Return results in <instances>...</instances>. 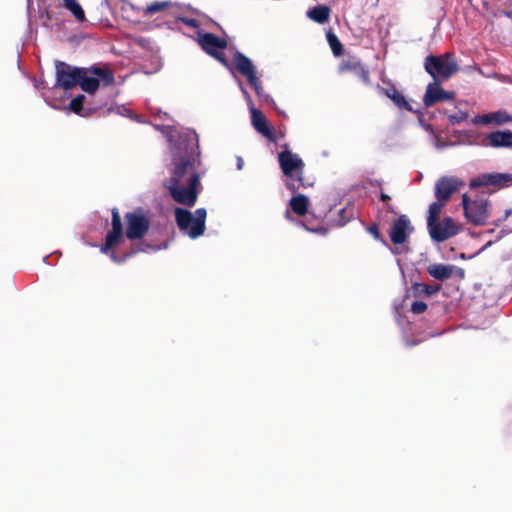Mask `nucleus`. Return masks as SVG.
I'll return each instance as SVG.
<instances>
[{"instance_id": "obj_1", "label": "nucleus", "mask_w": 512, "mask_h": 512, "mask_svg": "<svg viewBox=\"0 0 512 512\" xmlns=\"http://www.w3.org/2000/svg\"><path fill=\"white\" fill-rule=\"evenodd\" d=\"M173 154L172 176L165 185H180L182 178L194 169L198 138L195 130H162Z\"/></svg>"}, {"instance_id": "obj_2", "label": "nucleus", "mask_w": 512, "mask_h": 512, "mask_svg": "<svg viewBox=\"0 0 512 512\" xmlns=\"http://www.w3.org/2000/svg\"><path fill=\"white\" fill-rule=\"evenodd\" d=\"M429 132V139L437 149L474 144L494 148L512 147V132L510 130H494L481 140L474 136L477 130H429Z\"/></svg>"}, {"instance_id": "obj_3", "label": "nucleus", "mask_w": 512, "mask_h": 512, "mask_svg": "<svg viewBox=\"0 0 512 512\" xmlns=\"http://www.w3.org/2000/svg\"><path fill=\"white\" fill-rule=\"evenodd\" d=\"M124 237L126 236L121 215L118 208L114 207L111 210V229L107 232L105 242L101 246L102 253L108 255L115 263H123L139 252L155 251L160 248L159 246H152L144 242L131 243L129 250L119 255L116 253L115 248L123 241Z\"/></svg>"}, {"instance_id": "obj_4", "label": "nucleus", "mask_w": 512, "mask_h": 512, "mask_svg": "<svg viewBox=\"0 0 512 512\" xmlns=\"http://www.w3.org/2000/svg\"><path fill=\"white\" fill-rule=\"evenodd\" d=\"M278 162L285 176V186L289 191L296 193L301 188L313 186V182L304 178L305 163L299 155L284 150L278 154Z\"/></svg>"}, {"instance_id": "obj_5", "label": "nucleus", "mask_w": 512, "mask_h": 512, "mask_svg": "<svg viewBox=\"0 0 512 512\" xmlns=\"http://www.w3.org/2000/svg\"><path fill=\"white\" fill-rule=\"evenodd\" d=\"M174 214L179 230L187 233L191 239H196L204 234L207 215L204 208H198L193 216L189 210L177 207Z\"/></svg>"}, {"instance_id": "obj_6", "label": "nucleus", "mask_w": 512, "mask_h": 512, "mask_svg": "<svg viewBox=\"0 0 512 512\" xmlns=\"http://www.w3.org/2000/svg\"><path fill=\"white\" fill-rule=\"evenodd\" d=\"M233 64L235 69L241 75L246 77L247 81L254 88L260 100H263L269 104L274 102L273 99L268 94L264 93L261 80L256 73V68L253 62L248 57H246L244 54L240 52H237L234 55Z\"/></svg>"}, {"instance_id": "obj_7", "label": "nucleus", "mask_w": 512, "mask_h": 512, "mask_svg": "<svg viewBox=\"0 0 512 512\" xmlns=\"http://www.w3.org/2000/svg\"><path fill=\"white\" fill-rule=\"evenodd\" d=\"M424 66L426 72L435 80L437 78L448 79L458 70V64L450 53L440 56L429 55L425 59Z\"/></svg>"}, {"instance_id": "obj_8", "label": "nucleus", "mask_w": 512, "mask_h": 512, "mask_svg": "<svg viewBox=\"0 0 512 512\" xmlns=\"http://www.w3.org/2000/svg\"><path fill=\"white\" fill-rule=\"evenodd\" d=\"M114 82V75L108 69L100 67L82 68L78 85L86 93H94L102 83L105 86Z\"/></svg>"}, {"instance_id": "obj_9", "label": "nucleus", "mask_w": 512, "mask_h": 512, "mask_svg": "<svg viewBox=\"0 0 512 512\" xmlns=\"http://www.w3.org/2000/svg\"><path fill=\"white\" fill-rule=\"evenodd\" d=\"M462 206L467 221L474 226H483L490 216V202L487 198L480 197L470 200L466 194L462 196Z\"/></svg>"}, {"instance_id": "obj_10", "label": "nucleus", "mask_w": 512, "mask_h": 512, "mask_svg": "<svg viewBox=\"0 0 512 512\" xmlns=\"http://www.w3.org/2000/svg\"><path fill=\"white\" fill-rule=\"evenodd\" d=\"M126 221L125 236L132 243L136 240H142L150 227V220L141 208L127 212L124 216Z\"/></svg>"}, {"instance_id": "obj_11", "label": "nucleus", "mask_w": 512, "mask_h": 512, "mask_svg": "<svg viewBox=\"0 0 512 512\" xmlns=\"http://www.w3.org/2000/svg\"><path fill=\"white\" fill-rule=\"evenodd\" d=\"M199 185V176L197 173L193 172L189 176L188 187L183 188L180 185H165L168 189L171 197L174 201L179 204L186 205L188 207H192L195 205L197 201V186Z\"/></svg>"}, {"instance_id": "obj_12", "label": "nucleus", "mask_w": 512, "mask_h": 512, "mask_svg": "<svg viewBox=\"0 0 512 512\" xmlns=\"http://www.w3.org/2000/svg\"><path fill=\"white\" fill-rule=\"evenodd\" d=\"M198 42L207 54L213 56L223 65L228 66V62L224 57V50L227 46L225 39H222L212 33H199Z\"/></svg>"}, {"instance_id": "obj_13", "label": "nucleus", "mask_w": 512, "mask_h": 512, "mask_svg": "<svg viewBox=\"0 0 512 512\" xmlns=\"http://www.w3.org/2000/svg\"><path fill=\"white\" fill-rule=\"evenodd\" d=\"M430 237L433 241L444 242L460 232V226L452 217H444L441 221L437 220L433 225H427Z\"/></svg>"}, {"instance_id": "obj_14", "label": "nucleus", "mask_w": 512, "mask_h": 512, "mask_svg": "<svg viewBox=\"0 0 512 512\" xmlns=\"http://www.w3.org/2000/svg\"><path fill=\"white\" fill-rule=\"evenodd\" d=\"M81 69L72 67L65 62H56V84L64 90H69L79 83Z\"/></svg>"}, {"instance_id": "obj_15", "label": "nucleus", "mask_w": 512, "mask_h": 512, "mask_svg": "<svg viewBox=\"0 0 512 512\" xmlns=\"http://www.w3.org/2000/svg\"><path fill=\"white\" fill-rule=\"evenodd\" d=\"M413 231L414 227L411 225L409 218L403 214L393 221L389 237L394 245H402L407 242Z\"/></svg>"}, {"instance_id": "obj_16", "label": "nucleus", "mask_w": 512, "mask_h": 512, "mask_svg": "<svg viewBox=\"0 0 512 512\" xmlns=\"http://www.w3.org/2000/svg\"><path fill=\"white\" fill-rule=\"evenodd\" d=\"M510 185H512V174L510 173L482 174L470 181L471 188L488 186L503 188Z\"/></svg>"}, {"instance_id": "obj_17", "label": "nucleus", "mask_w": 512, "mask_h": 512, "mask_svg": "<svg viewBox=\"0 0 512 512\" xmlns=\"http://www.w3.org/2000/svg\"><path fill=\"white\" fill-rule=\"evenodd\" d=\"M462 186H464V183L458 178L443 176L436 182L435 197L438 200L447 202Z\"/></svg>"}, {"instance_id": "obj_18", "label": "nucleus", "mask_w": 512, "mask_h": 512, "mask_svg": "<svg viewBox=\"0 0 512 512\" xmlns=\"http://www.w3.org/2000/svg\"><path fill=\"white\" fill-rule=\"evenodd\" d=\"M455 98V93L450 91H445L439 84L437 80L434 79L433 82L427 85L423 102L426 107H431L435 103L439 101L445 100H453Z\"/></svg>"}, {"instance_id": "obj_19", "label": "nucleus", "mask_w": 512, "mask_h": 512, "mask_svg": "<svg viewBox=\"0 0 512 512\" xmlns=\"http://www.w3.org/2000/svg\"><path fill=\"white\" fill-rule=\"evenodd\" d=\"M473 125H512V116L504 110L477 115L472 120Z\"/></svg>"}, {"instance_id": "obj_20", "label": "nucleus", "mask_w": 512, "mask_h": 512, "mask_svg": "<svg viewBox=\"0 0 512 512\" xmlns=\"http://www.w3.org/2000/svg\"><path fill=\"white\" fill-rule=\"evenodd\" d=\"M309 206L310 200L307 196L303 194H296L289 200V209L285 211V218L289 221H293L294 218L292 217L291 212L300 217L305 216L308 214Z\"/></svg>"}, {"instance_id": "obj_21", "label": "nucleus", "mask_w": 512, "mask_h": 512, "mask_svg": "<svg viewBox=\"0 0 512 512\" xmlns=\"http://www.w3.org/2000/svg\"><path fill=\"white\" fill-rule=\"evenodd\" d=\"M380 93L384 94L386 97L392 100L394 105L400 110L405 111H413V108L410 102L405 98V96L397 90L394 85H388L387 87H380Z\"/></svg>"}, {"instance_id": "obj_22", "label": "nucleus", "mask_w": 512, "mask_h": 512, "mask_svg": "<svg viewBox=\"0 0 512 512\" xmlns=\"http://www.w3.org/2000/svg\"><path fill=\"white\" fill-rule=\"evenodd\" d=\"M238 85H239V88H240L242 94L244 95L248 105H249L250 112H251V120H252V124H253L254 128H267L265 116L262 114L261 111L257 110L254 107L251 97H250L249 93L247 92L246 88H244L241 81L238 82Z\"/></svg>"}, {"instance_id": "obj_23", "label": "nucleus", "mask_w": 512, "mask_h": 512, "mask_svg": "<svg viewBox=\"0 0 512 512\" xmlns=\"http://www.w3.org/2000/svg\"><path fill=\"white\" fill-rule=\"evenodd\" d=\"M455 266L441 263L431 264L427 267V273L439 281H446L454 274Z\"/></svg>"}, {"instance_id": "obj_24", "label": "nucleus", "mask_w": 512, "mask_h": 512, "mask_svg": "<svg viewBox=\"0 0 512 512\" xmlns=\"http://www.w3.org/2000/svg\"><path fill=\"white\" fill-rule=\"evenodd\" d=\"M340 71H352L357 76H359L363 82H369V72L368 70L361 64V62L356 58H350L344 61L340 66Z\"/></svg>"}, {"instance_id": "obj_25", "label": "nucleus", "mask_w": 512, "mask_h": 512, "mask_svg": "<svg viewBox=\"0 0 512 512\" xmlns=\"http://www.w3.org/2000/svg\"><path fill=\"white\" fill-rule=\"evenodd\" d=\"M441 289L440 284H426V283H419L415 282L411 286V291L414 297L421 298V297H430L433 294L439 292Z\"/></svg>"}, {"instance_id": "obj_26", "label": "nucleus", "mask_w": 512, "mask_h": 512, "mask_svg": "<svg viewBox=\"0 0 512 512\" xmlns=\"http://www.w3.org/2000/svg\"><path fill=\"white\" fill-rule=\"evenodd\" d=\"M297 224L302 226L305 230L309 232L316 233L322 236H325L328 233V228L316 218H306L305 220H299Z\"/></svg>"}, {"instance_id": "obj_27", "label": "nucleus", "mask_w": 512, "mask_h": 512, "mask_svg": "<svg viewBox=\"0 0 512 512\" xmlns=\"http://www.w3.org/2000/svg\"><path fill=\"white\" fill-rule=\"evenodd\" d=\"M330 15V9L327 6L318 5L307 11V17L319 24L326 22Z\"/></svg>"}, {"instance_id": "obj_28", "label": "nucleus", "mask_w": 512, "mask_h": 512, "mask_svg": "<svg viewBox=\"0 0 512 512\" xmlns=\"http://www.w3.org/2000/svg\"><path fill=\"white\" fill-rule=\"evenodd\" d=\"M447 202L436 200L435 202L431 203L428 210V217H427V225H433V223L437 220H439V216L441 214V211L443 207L446 205Z\"/></svg>"}, {"instance_id": "obj_29", "label": "nucleus", "mask_w": 512, "mask_h": 512, "mask_svg": "<svg viewBox=\"0 0 512 512\" xmlns=\"http://www.w3.org/2000/svg\"><path fill=\"white\" fill-rule=\"evenodd\" d=\"M64 7L69 10L78 21L85 20V13L77 0H63Z\"/></svg>"}, {"instance_id": "obj_30", "label": "nucleus", "mask_w": 512, "mask_h": 512, "mask_svg": "<svg viewBox=\"0 0 512 512\" xmlns=\"http://www.w3.org/2000/svg\"><path fill=\"white\" fill-rule=\"evenodd\" d=\"M173 6V3L171 1H155L149 5H147L143 9V14L145 16L153 15L155 13L161 12L165 9H168Z\"/></svg>"}, {"instance_id": "obj_31", "label": "nucleus", "mask_w": 512, "mask_h": 512, "mask_svg": "<svg viewBox=\"0 0 512 512\" xmlns=\"http://www.w3.org/2000/svg\"><path fill=\"white\" fill-rule=\"evenodd\" d=\"M326 37L333 54L335 56H340L342 54L343 46L338 37L332 32H328Z\"/></svg>"}, {"instance_id": "obj_32", "label": "nucleus", "mask_w": 512, "mask_h": 512, "mask_svg": "<svg viewBox=\"0 0 512 512\" xmlns=\"http://www.w3.org/2000/svg\"><path fill=\"white\" fill-rule=\"evenodd\" d=\"M447 117H448L450 124L459 125L468 119V114L463 111H457V112L448 114Z\"/></svg>"}, {"instance_id": "obj_33", "label": "nucleus", "mask_w": 512, "mask_h": 512, "mask_svg": "<svg viewBox=\"0 0 512 512\" xmlns=\"http://www.w3.org/2000/svg\"><path fill=\"white\" fill-rule=\"evenodd\" d=\"M85 99V96L84 95H78L77 97H75L74 99L71 100L70 102V109L81 115V111H82V104H83V101Z\"/></svg>"}, {"instance_id": "obj_34", "label": "nucleus", "mask_w": 512, "mask_h": 512, "mask_svg": "<svg viewBox=\"0 0 512 512\" xmlns=\"http://www.w3.org/2000/svg\"><path fill=\"white\" fill-rule=\"evenodd\" d=\"M427 310V304L423 301H414L411 304V312L414 314H421Z\"/></svg>"}, {"instance_id": "obj_35", "label": "nucleus", "mask_w": 512, "mask_h": 512, "mask_svg": "<svg viewBox=\"0 0 512 512\" xmlns=\"http://www.w3.org/2000/svg\"><path fill=\"white\" fill-rule=\"evenodd\" d=\"M367 232L370 233L375 238V240L384 242V240L382 239L381 234L379 232L378 224L374 223V224L368 226Z\"/></svg>"}, {"instance_id": "obj_36", "label": "nucleus", "mask_w": 512, "mask_h": 512, "mask_svg": "<svg viewBox=\"0 0 512 512\" xmlns=\"http://www.w3.org/2000/svg\"><path fill=\"white\" fill-rule=\"evenodd\" d=\"M380 199H381V201L385 202V204H386V208H387V211H388V212H390V213H395L393 206L390 204V200H391V198H390V196H389V195H387V194H385V193H383V192H382V193L380 194Z\"/></svg>"}, {"instance_id": "obj_37", "label": "nucleus", "mask_w": 512, "mask_h": 512, "mask_svg": "<svg viewBox=\"0 0 512 512\" xmlns=\"http://www.w3.org/2000/svg\"><path fill=\"white\" fill-rule=\"evenodd\" d=\"M345 213H346V209H341L339 211L340 219L338 221V224L340 226H344L352 217V216L345 217Z\"/></svg>"}, {"instance_id": "obj_38", "label": "nucleus", "mask_w": 512, "mask_h": 512, "mask_svg": "<svg viewBox=\"0 0 512 512\" xmlns=\"http://www.w3.org/2000/svg\"><path fill=\"white\" fill-rule=\"evenodd\" d=\"M156 117L160 120H167L169 118V115L166 112L159 111Z\"/></svg>"}, {"instance_id": "obj_39", "label": "nucleus", "mask_w": 512, "mask_h": 512, "mask_svg": "<svg viewBox=\"0 0 512 512\" xmlns=\"http://www.w3.org/2000/svg\"><path fill=\"white\" fill-rule=\"evenodd\" d=\"M182 21L188 25V26H191V27H195L197 24H196V20L194 19H182Z\"/></svg>"}, {"instance_id": "obj_40", "label": "nucleus", "mask_w": 512, "mask_h": 512, "mask_svg": "<svg viewBox=\"0 0 512 512\" xmlns=\"http://www.w3.org/2000/svg\"><path fill=\"white\" fill-rule=\"evenodd\" d=\"M454 272L456 273L457 276H459L460 278H463L464 277V270L462 268H458L455 266V270Z\"/></svg>"}, {"instance_id": "obj_41", "label": "nucleus", "mask_w": 512, "mask_h": 512, "mask_svg": "<svg viewBox=\"0 0 512 512\" xmlns=\"http://www.w3.org/2000/svg\"><path fill=\"white\" fill-rule=\"evenodd\" d=\"M259 132L263 133L267 137H272L276 130H258Z\"/></svg>"}, {"instance_id": "obj_42", "label": "nucleus", "mask_w": 512, "mask_h": 512, "mask_svg": "<svg viewBox=\"0 0 512 512\" xmlns=\"http://www.w3.org/2000/svg\"><path fill=\"white\" fill-rule=\"evenodd\" d=\"M243 165H244V161H243L242 157H240V156H239V157H237V168H238L239 170H241V169H242V167H243Z\"/></svg>"}, {"instance_id": "obj_43", "label": "nucleus", "mask_w": 512, "mask_h": 512, "mask_svg": "<svg viewBox=\"0 0 512 512\" xmlns=\"http://www.w3.org/2000/svg\"><path fill=\"white\" fill-rule=\"evenodd\" d=\"M154 128H166V129H169V128H173L171 125L167 124V125H155Z\"/></svg>"}, {"instance_id": "obj_44", "label": "nucleus", "mask_w": 512, "mask_h": 512, "mask_svg": "<svg viewBox=\"0 0 512 512\" xmlns=\"http://www.w3.org/2000/svg\"><path fill=\"white\" fill-rule=\"evenodd\" d=\"M136 119H137V122H138L139 124H144V123H145L144 121L140 120L138 117H136Z\"/></svg>"}, {"instance_id": "obj_45", "label": "nucleus", "mask_w": 512, "mask_h": 512, "mask_svg": "<svg viewBox=\"0 0 512 512\" xmlns=\"http://www.w3.org/2000/svg\"><path fill=\"white\" fill-rule=\"evenodd\" d=\"M27 2H28V5H30V4H31V0H27Z\"/></svg>"}]
</instances>
